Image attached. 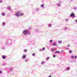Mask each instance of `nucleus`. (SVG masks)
<instances>
[{"mask_svg":"<svg viewBox=\"0 0 77 77\" xmlns=\"http://www.w3.org/2000/svg\"><path fill=\"white\" fill-rule=\"evenodd\" d=\"M7 8L9 10L10 9V6H8L7 7Z\"/></svg>","mask_w":77,"mask_h":77,"instance_id":"25","label":"nucleus"},{"mask_svg":"<svg viewBox=\"0 0 77 77\" xmlns=\"http://www.w3.org/2000/svg\"><path fill=\"white\" fill-rule=\"evenodd\" d=\"M66 50H69V48H66Z\"/></svg>","mask_w":77,"mask_h":77,"instance_id":"41","label":"nucleus"},{"mask_svg":"<svg viewBox=\"0 0 77 77\" xmlns=\"http://www.w3.org/2000/svg\"><path fill=\"white\" fill-rule=\"evenodd\" d=\"M24 15V13H20V16H23Z\"/></svg>","mask_w":77,"mask_h":77,"instance_id":"12","label":"nucleus"},{"mask_svg":"<svg viewBox=\"0 0 77 77\" xmlns=\"http://www.w3.org/2000/svg\"><path fill=\"white\" fill-rule=\"evenodd\" d=\"M62 42L61 41H58V43H59V44H61V43H62Z\"/></svg>","mask_w":77,"mask_h":77,"instance_id":"19","label":"nucleus"},{"mask_svg":"<svg viewBox=\"0 0 77 77\" xmlns=\"http://www.w3.org/2000/svg\"><path fill=\"white\" fill-rule=\"evenodd\" d=\"M51 24H49L48 25V26L49 27H51Z\"/></svg>","mask_w":77,"mask_h":77,"instance_id":"16","label":"nucleus"},{"mask_svg":"<svg viewBox=\"0 0 77 77\" xmlns=\"http://www.w3.org/2000/svg\"><path fill=\"white\" fill-rule=\"evenodd\" d=\"M28 32H29V30H24L23 32L22 33L23 35H27V33H28Z\"/></svg>","mask_w":77,"mask_h":77,"instance_id":"2","label":"nucleus"},{"mask_svg":"<svg viewBox=\"0 0 77 77\" xmlns=\"http://www.w3.org/2000/svg\"><path fill=\"white\" fill-rule=\"evenodd\" d=\"M10 14H8V16H9Z\"/></svg>","mask_w":77,"mask_h":77,"instance_id":"42","label":"nucleus"},{"mask_svg":"<svg viewBox=\"0 0 77 77\" xmlns=\"http://www.w3.org/2000/svg\"><path fill=\"white\" fill-rule=\"evenodd\" d=\"M54 50H55V48H52L51 49V51L52 52H54Z\"/></svg>","mask_w":77,"mask_h":77,"instance_id":"8","label":"nucleus"},{"mask_svg":"<svg viewBox=\"0 0 77 77\" xmlns=\"http://www.w3.org/2000/svg\"><path fill=\"white\" fill-rule=\"evenodd\" d=\"M6 44H7V42H6Z\"/></svg>","mask_w":77,"mask_h":77,"instance_id":"48","label":"nucleus"},{"mask_svg":"<svg viewBox=\"0 0 77 77\" xmlns=\"http://www.w3.org/2000/svg\"><path fill=\"white\" fill-rule=\"evenodd\" d=\"M71 59H74V56L73 55H72L71 56Z\"/></svg>","mask_w":77,"mask_h":77,"instance_id":"20","label":"nucleus"},{"mask_svg":"<svg viewBox=\"0 0 77 77\" xmlns=\"http://www.w3.org/2000/svg\"><path fill=\"white\" fill-rule=\"evenodd\" d=\"M67 47H70V45H67Z\"/></svg>","mask_w":77,"mask_h":77,"instance_id":"37","label":"nucleus"},{"mask_svg":"<svg viewBox=\"0 0 77 77\" xmlns=\"http://www.w3.org/2000/svg\"><path fill=\"white\" fill-rule=\"evenodd\" d=\"M45 63L44 61H42L41 63V65H43V64H44Z\"/></svg>","mask_w":77,"mask_h":77,"instance_id":"14","label":"nucleus"},{"mask_svg":"<svg viewBox=\"0 0 77 77\" xmlns=\"http://www.w3.org/2000/svg\"><path fill=\"white\" fill-rule=\"evenodd\" d=\"M39 8H37L35 9L36 11H39Z\"/></svg>","mask_w":77,"mask_h":77,"instance_id":"22","label":"nucleus"},{"mask_svg":"<svg viewBox=\"0 0 77 77\" xmlns=\"http://www.w3.org/2000/svg\"><path fill=\"white\" fill-rule=\"evenodd\" d=\"M24 52H27V50L25 49L24 50Z\"/></svg>","mask_w":77,"mask_h":77,"instance_id":"35","label":"nucleus"},{"mask_svg":"<svg viewBox=\"0 0 77 77\" xmlns=\"http://www.w3.org/2000/svg\"><path fill=\"white\" fill-rule=\"evenodd\" d=\"M10 9H11V8H10Z\"/></svg>","mask_w":77,"mask_h":77,"instance_id":"49","label":"nucleus"},{"mask_svg":"<svg viewBox=\"0 0 77 77\" xmlns=\"http://www.w3.org/2000/svg\"><path fill=\"white\" fill-rule=\"evenodd\" d=\"M32 56H35V54L33 53L32 54Z\"/></svg>","mask_w":77,"mask_h":77,"instance_id":"24","label":"nucleus"},{"mask_svg":"<svg viewBox=\"0 0 77 77\" xmlns=\"http://www.w3.org/2000/svg\"><path fill=\"white\" fill-rule=\"evenodd\" d=\"M53 42V40H51L49 41V42H50L51 43Z\"/></svg>","mask_w":77,"mask_h":77,"instance_id":"30","label":"nucleus"},{"mask_svg":"<svg viewBox=\"0 0 77 77\" xmlns=\"http://www.w3.org/2000/svg\"><path fill=\"white\" fill-rule=\"evenodd\" d=\"M6 57V56L5 55H3L2 56V58L3 59H5Z\"/></svg>","mask_w":77,"mask_h":77,"instance_id":"6","label":"nucleus"},{"mask_svg":"<svg viewBox=\"0 0 77 77\" xmlns=\"http://www.w3.org/2000/svg\"><path fill=\"white\" fill-rule=\"evenodd\" d=\"M48 59H50V57H47L46 59V60H48Z\"/></svg>","mask_w":77,"mask_h":77,"instance_id":"21","label":"nucleus"},{"mask_svg":"<svg viewBox=\"0 0 77 77\" xmlns=\"http://www.w3.org/2000/svg\"><path fill=\"white\" fill-rule=\"evenodd\" d=\"M24 61L25 62H29V59H25Z\"/></svg>","mask_w":77,"mask_h":77,"instance_id":"7","label":"nucleus"},{"mask_svg":"<svg viewBox=\"0 0 77 77\" xmlns=\"http://www.w3.org/2000/svg\"><path fill=\"white\" fill-rule=\"evenodd\" d=\"M67 29V27H65V30H66V29Z\"/></svg>","mask_w":77,"mask_h":77,"instance_id":"38","label":"nucleus"},{"mask_svg":"<svg viewBox=\"0 0 77 77\" xmlns=\"http://www.w3.org/2000/svg\"><path fill=\"white\" fill-rule=\"evenodd\" d=\"M45 48H42V50H45Z\"/></svg>","mask_w":77,"mask_h":77,"instance_id":"32","label":"nucleus"},{"mask_svg":"<svg viewBox=\"0 0 77 77\" xmlns=\"http://www.w3.org/2000/svg\"><path fill=\"white\" fill-rule=\"evenodd\" d=\"M31 29V28H29V30H30V29Z\"/></svg>","mask_w":77,"mask_h":77,"instance_id":"45","label":"nucleus"},{"mask_svg":"<svg viewBox=\"0 0 77 77\" xmlns=\"http://www.w3.org/2000/svg\"><path fill=\"white\" fill-rule=\"evenodd\" d=\"M39 51H42V49H39Z\"/></svg>","mask_w":77,"mask_h":77,"instance_id":"36","label":"nucleus"},{"mask_svg":"<svg viewBox=\"0 0 77 77\" xmlns=\"http://www.w3.org/2000/svg\"><path fill=\"white\" fill-rule=\"evenodd\" d=\"M2 25H3V26H5V22H3L2 23Z\"/></svg>","mask_w":77,"mask_h":77,"instance_id":"28","label":"nucleus"},{"mask_svg":"<svg viewBox=\"0 0 77 77\" xmlns=\"http://www.w3.org/2000/svg\"><path fill=\"white\" fill-rule=\"evenodd\" d=\"M10 40L11 41V42L14 43V42H15V41H16V40H13V39H12V38H11L10 39Z\"/></svg>","mask_w":77,"mask_h":77,"instance_id":"4","label":"nucleus"},{"mask_svg":"<svg viewBox=\"0 0 77 77\" xmlns=\"http://www.w3.org/2000/svg\"><path fill=\"white\" fill-rule=\"evenodd\" d=\"M53 57H56V55H53Z\"/></svg>","mask_w":77,"mask_h":77,"instance_id":"33","label":"nucleus"},{"mask_svg":"<svg viewBox=\"0 0 77 77\" xmlns=\"http://www.w3.org/2000/svg\"><path fill=\"white\" fill-rule=\"evenodd\" d=\"M41 8H44V5L42 4L41 5Z\"/></svg>","mask_w":77,"mask_h":77,"instance_id":"13","label":"nucleus"},{"mask_svg":"<svg viewBox=\"0 0 77 77\" xmlns=\"http://www.w3.org/2000/svg\"><path fill=\"white\" fill-rule=\"evenodd\" d=\"M71 1H73V0H70Z\"/></svg>","mask_w":77,"mask_h":77,"instance_id":"47","label":"nucleus"},{"mask_svg":"<svg viewBox=\"0 0 77 77\" xmlns=\"http://www.w3.org/2000/svg\"><path fill=\"white\" fill-rule=\"evenodd\" d=\"M2 15V16H5V13H2L1 14Z\"/></svg>","mask_w":77,"mask_h":77,"instance_id":"15","label":"nucleus"},{"mask_svg":"<svg viewBox=\"0 0 77 77\" xmlns=\"http://www.w3.org/2000/svg\"><path fill=\"white\" fill-rule=\"evenodd\" d=\"M55 53H60V51H57L55 52Z\"/></svg>","mask_w":77,"mask_h":77,"instance_id":"11","label":"nucleus"},{"mask_svg":"<svg viewBox=\"0 0 77 77\" xmlns=\"http://www.w3.org/2000/svg\"><path fill=\"white\" fill-rule=\"evenodd\" d=\"M66 69L67 71H69V69H70V67H67V68H66Z\"/></svg>","mask_w":77,"mask_h":77,"instance_id":"10","label":"nucleus"},{"mask_svg":"<svg viewBox=\"0 0 77 77\" xmlns=\"http://www.w3.org/2000/svg\"><path fill=\"white\" fill-rule=\"evenodd\" d=\"M21 14V11H18L17 12L16 14H15V16L17 17H18L20 16V14Z\"/></svg>","mask_w":77,"mask_h":77,"instance_id":"1","label":"nucleus"},{"mask_svg":"<svg viewBox=\"0 0 77 77\" xmlns=\"http://www.w3.org/2000/svg\"><path fill=\"white\" fill-rule=\"evenodd\" d=\"M70 17H72V18H75V15L74 13H72L70 14Z\"/></svg>","mask_w":77,"mask_h":77,"instance_id":"3","label":"nucleus"},{"mask_svg":"<svg viewBox=\"0 0 77 77\" xmlns=\"http://www.w3.org/2000/svg\"><path fill=\"white\" fill-rule=\"evenodd\" d=\"M35 30H36V32H38V30H39V29H35Z\"/></svg>","mask_w":77,"mask_h":77,"instance_id":"34","label":"nucleus"},{"mask_svg":"<svg viewBox=\"0 0 77 77\" xmlns=\"http://www.w3.org/2000/svg\"><path fill=\"white\" fill-rule=\"evenodd\" d=\"M74 10H77V7H75L74 8Z\"/></svg>","mask_w":77,"mask_h":77,"instance_id":"26","label":"nucleus"},{"mask_svg":"<svg viewBox=\"0 0 77 77\" xmlns=\"http://www.w3.org/2000/svg\"><path fill=\"white\" fill-rule=\"evenodd\" d=\"M22 58L23 59H25V58H26V55H23V56L22 57Z\"/></svg>","mask_w":77,"mask_h":77,"instance_id":"5","label":"nucleus"},{"mask_svg":"<svg viewBox=\"0 0 77 77\" xmlns=\"http://www.w3.org/2000/svg\"><path fill=\"white\" fill-rule=\"evenodd\" d=\"M74 58L75 59H77V55L75 56Z\"/></svg>","mask_w":77,"mask_h":77,"instance_id":"18","label":"nucleus"},{"mask_svg":"<svg viewBox=\"0 0 77 77\" xmlns=\"http://www.w3.org/2000/svg\"><path fill=\"white\" fill-rule=\"evenodd\" d=\"M27 34H28V35H30L31 34H30V32H29V31L28 32Z\"/></svg>","mask_w":77,"mask_h":77,"instance_id":"23","label":"nucleus"},{"mask_svg":"<svg viewBox=\"0 0 77 77\" xmlns=\"http://www.w3.org/2000/svg\"><path fill=\"white\" fill-rule=\"evenodd\" d=\"M60 6V3H58V6Z\"/></svg>","mask_w":77,"mask_h":77,"instance_id":"29","label":"nucleus"},{"mask_svg":"<svg viewBox=\"0 0 77 77\" xmlns=\"http://www.w3.org/2000/svg\"><path fill=\"white\" fill-rule=\"evenodd\" d=\"M2 71L1 70H0V74H1V73H2Z\"/></svg>","mask_w":77,"mask_h":77,"instance_id":"40","label":"nucleus"},{"mask_svg":"<svg viewBox=\"0 0 77 77\" xmlns=\"http://www.w3.org/2000/svg\"><path fill=\"white\" fill-rule=\"evenodd\" d=\"M14 71V69L12 68H11L10 69V71L12 72Z\"/></svg>","mask_w":77,"mask_h":77,"instance_id":"17","label":"nucleus"},{"mask_svg":"<svg viewBox=\"0 0 77 77\" xmlns=\"http://www.w3.org/2000/svg\"><path fill=\"white\" fill-rule=\"evenodd\" d=\"M60 2V3H61V2Z\"/></svg>","mask_w":77,"mask_h":77,"instance_id":"50","label":"nucleus"},{"mask_svg":"<svg viewBox=\"0 0 77 77\" xmlns=\"http://www.w3.org/2000/svg\"><path fill=\"white\" fill-rule=\"evenodd\" d=\"M66 21L67 22L68 21V19H66Z\"/></svg>","mask_w":77,"mask_h":77,"instance_id":"31","label":"nucleus"},{"mask_svg":"<svg viewBox=\"0 0 77 77\" xmlns=\"http://www.w3.org/2000/svg\"><path fill=\"white\" fill-rule=\"evenodd\" d=\"M2 2H3V1H0V3H2Z\"/></svg>","mask_w":77,"mask_h":77,"instance_id":"39","label":"nucleus"},{"mask_svg":"<svg viewBox=\"0 0 77 77\" xmlns=\"http://www.w3.org/2000/svg\"><path fill=\"white\" fill-rule=\"evenodd\" d=\"M52 45H53V46H55V45H56V46H57L58 45L55 43H53Z\"/></svg>","mask_w":77,"mask_h":77,"instance_id":"9","label":"nucleus"},{"mask_svg":"<svg viewBox=\"0 0 77 77\" xmlns=\"http://www.w3.org/2000/svg\"><path fill=\"white\" fill-rule=\"evenodd\" d=\"M72 53V51L70 50L69 51V53Z\"/></svg>","mask_w":77,"mask_h":77,"instance_id":"27","label":"nucleus"},{"mask_svg":"<svg viewBox=\"0 0 77 77\" xmlns=\"http://www.w3.org/2000/svg\"><path fill=\"white\" fill-rule=\"evenodd\" d=\"M75 22L77 23V20H75Z\"/></svg>","mask_w":77,"mask_h":77,"instance_id":"44","label":"nucleus"},{"mask_svg":"<svg viewBox=\"0 0 77 77\" xmlns=\"http://www.w3.org/2000/svg\"><path fill=\"white\" fill-rule=\"evenodd\" d=\"M62 53H63V51H62Z\"/></svg>","mask_w":77,"mask_h":77,"instance_id":"46","label":"nucleus"},{"mask_svg":"<svg viewBox=\"0 0 77 77\" xmlns=\"http://www.w3.org/2000/svg\"><path fill=\"white\" fill-rule=\"evenodd\" d=\"M49 77H51V75H50L49 76Z\"/></svg>","mask_w":77,"mask_h":77,"instance_id":"43","label":"nucleus"}]
</instances>
